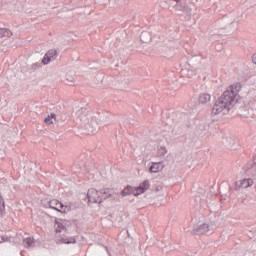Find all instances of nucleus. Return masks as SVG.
<instances>
[{"instance_id": "nucleus-1", "label": "nucleus", "mask_w": 256, "mask_h": 256, "mask_svg": "<svg viewBox=\"0 0 256 256\" xmlns=\"http://www.w3.org/2000/svg\"><path fill=\"white\" fill-rule=\"evenodd\" d=\"M241 91V84H232L226 91L215 101L212 108V115H227L237 102L239 101V92Z\"/></svg>"}, {"instance_id": "nucleus-2", "label": "nucleus", "mask_w": 256, "mask_h": 256, "mask_svg": "<svg viewBox=\"0 0 256 256\" xmlns=\"http://www.w3.org/2000/svg\"><path fill=\"white\" fill-rule=\"evenodd\" d=\"M88 113L89 110H87V108L81 107L76 111V117L78 121H82V123H84V127L88 135H95V133H97V128L93 126V123H95V121L89 120V117L87 116Z\"/></svg>"}, {"instance_id": "nucleus-3", "label": "nucleus", "mask_w": 256, "mask_h": 256, "mask_svg": "<svg viewBox=\"0 0 256 256\" xmlns=\"http://www.w3.org/2000/svg\"><path fill=\"white\" fill-rule=\"evenodd\" d=\"M88 203H99L101 204V196L99 190L91 188L87 192Z\"/></svg>"}, {"instance_id": "nucleus-4", "label": "nucleus", "mask_w": 256, "mask_h": 256, "mask_svg": "<svg viewBox=\"0 0 256 256\" xmlns=\"http://www.w3.org/2000/svg\"><path fill=\"white\" fill-rule=\"evenodd\" d=\"M49 207L50 209H54V211H58L59 213H65L69 211V209H67V206L63 205V203H61L57 199L51 200L49 202Z\"/></svg>"}, {"instance_id": "nucleus-5", "label": "nucleus", "mask_w": 256, "mask_h": 256, "mask_svg": "<svg viewBox=\"0 0 256 256\" xmlns=\"http://www.w3.org/2000/svg\"><path fill=\"white\" fill-rule=\"evenodd\" d=\"M211 231V226L207 223H203L200 225L194 226L192 229V234L193 235H205V233H209Z\"/></svg>"}, {"instance_id": "nucleus-6", "label": "nucleus", "mask_w": 256, "mask_h": 256, "mask_svg": "<svg viewBox=\"0 0 256 256\" xmlns=\"http://www.w3.org/2000/svg\"><path fill=\"white\" fill-rule=\"evenodd\" d=\"M57 50L55 49H51L49 50L43 57L42 59V63L43 65H49L50 61H55V59H57Z\"/></svg>"}, {"instance_id": "nucleus-7", "label": "nucleus", "mask_w": 256, "mask_h": 256, "mask_svg": "<svg viewBox=\"0 0 256 256\" xmlns=\"http://www.w3.org/2000/svg\"><path fill=\"white\" fill-rule=\"evenodd\" d=\"M98 125H108L109 123V112H98V115L96 116Z\"/></svg>"}, {"instance_id": "nucleus-8", "label": "nucleus", "mask_w": 256, "mask_h": 256, "mask_svg": "<svg viewBox=\"0 0 256 256\" xmlns=\"http://www.w3.org/2000/svg\"><path fill=\"white\" fill-rule=\"evenodd\" d=\"M121 195L122 197H127L128 195H134L137 197L139 195V191L137 190V187L127 186L122 190Z\"/></svg>"}, {"instance_id": "nucleus-9", "label": "nucleus", "mask_w": 256, "mask_h": 256, "mask_svg": "<svg viewBox=\"0 0 256 256\" xmlns=\"http://www.w3.org/2000/svg\"><path fill=\"white\" fill-rule=\"evenodd\" d=\"M99 193H100L101 203H103L105 199H109V197H113V193H115V191H113V189L111 188H104L99 190Z\"/></svg>"}, {"instance_id": "nucleus-10", "label": "nucleus", "mask_w": 256, "mask_h": 256, "mask_svg": "<svg viewBox=\"0 0 256 256\" xmlns=\"http://www.w3.org/2000/svg\"><path fill=\"white\" fill-rule=\"evenodd\" d=\"M165 165L163 162H153L150 166V173H159L160 171H163V168Z\"/></svg>"}, {"instance_id": "nucleus-11", "label": "nucleus", "mask_w": 256, "mask_h": 256, "mask_svg": "<svg viewBox=\"0 0 256 256\" xmlns=\"http://www.w3.org/2000/svg\"><path fill=\"white\" fill-rule=\"evenodd\" d=\"M198 101L201 105H207V103H209V101H211V94H209V93L200 94Z\"/></svg>"}, {"instance_id": "nucleus-12", "label": "nucleus", "mask_w": 256, "mask_h": 256, "mask_svg": "<svg viewBox=\"0 0 256 256\" xmlns=\"http://www.w3.org/2000/svg\"><path fill=\"white\" fill-rule=\"evenodd\" d=\"M149 187H151L149 180H145L140 186L136 187V189L138 190L139 195H141V193H145Z\"/></svg>"}, {"instance_id": "nucleus-13", "label": "nucleus", "mask_w": 256, "mask_h": 256, "mask_svg": "<svg viewBox=\"0 0 256 256\" xmlns=\"http://www.w3.org/2000/svg\"><path fill=\"white\" fill-rule=\"evenodd\" d=\"M253 185V179L251 178H245L240 180L239 187H242V189H247Z\"/></svg>"}, {"instance_id": "nucleus-14", "label": "nucleus", "mask_w": 256, "mask_h": 256, "mask_svg": "<svg viewBox=\"0 0 256 256\" xmlns=\"http://www.w3.org/2000/svg\"><path fill=\"white\" fill-rule=\"evenodd\" d=\"M34 245H35V240L33 238L28 237V238L23 239V246L26 249H29L30 247H33Z\"/></svg>"}, {"instance_id": "nucleus-15", "label": "nucleus", "mask_w": 256, "mask_h": 256, "mask_svg": "<svg viewBox=\"0 0 256 256\" xmlns=\"http://www.w3.org/2000/svg\"><path fill=\"white\" fill-rule=\"evenodd\" d=\"M13 32L11 30L6 29V28H0V39H3L5 37H12Z\"/></svg>"}, {"instance_id": "nucleus-16", "label": "nucleus", "mask_w": 256, "mask_h": 256, "mask_svg": "<svg viewBox=\"0 0 256 256\" xmlns=\"http://www.w3.org/2000/svg\"><path fill=\"white\" fill-rule=\"evenodd\" d=\"M59 243H64L65 245H71L77 243V240L72 237H66V238H61L59 240Z\"/></svg>"}, {"instance_id": "nucleus-17", "label": "nucleus", "mask_w": 256, "mask_h": 256, "mask_svg": "<svg viewBox=\"0 0 256 256\" xmlns=\"http://www.w3.org/2000/svg\"><path fill=\"white\" fill-rule=\"evenodd\" d=\"M140 39L142 43H149V41L151 40V34H149V32H142L140 35Z\"/></svg>"}, {"instance_id": "nucleus-18", "label": "nucleus", "mask_w": 256, "mask_h": 256, "mask_svg": "<svg viewBox=\"0 0 256 256\" xmlns=\"http://www.w3.org/2000/svg\"><path fill=\"white\" fill-rule=\"evenodd\" d=\"M0 217H5V200L0 194Z\"/></svg>"}, {"instance_id": "nucleus-19", "label": "nucleus", "mask_w": 256, "mask_h": 256, "mask_svg": "<svg viewBox=\"0 0 256 256\" xmlns=\"http://www.w3.org/2000/svg\"><path fill=\"white\" fill-rule=\"evenodd\" d=\"M56 225H57L56 233H61V231H63V229H65V225H63L62 223L57 222Z\"/></svg>"}, {"instance_id": "nucleus-20", "label": "nucleus", "mask_w": 256, "mask_h": 256, "mask_svg": "<svg viewBox=\"0 0 256 256\" xmlns=\"http://www.w3.org/2000/svg\"><path fill=\"white\" fill-rule=\"evenodd\" d=\"M159 155H161L162 157H164V155H167V148L161 146L158 150Z\"/></svg>"}, {"instance_id": "nucleus-21", "label": "nucleus", "mask_w": 256, "mask_h": 256, "mask_svg": "<svg viewBox=\"0 0 256 256\" xmlns=\"http://www.w3.org/2000/svg\"><path fill=\"white\" fill-rule=\"evenodd\" d=\"M172 133L174 135H181L183 133V130L179 127H175V128H173Z\"/></svg>"}, {"instance_id": "nucleus-22", "label": "nucleus", "mask_w": 256, "mask_h": 256, "mask_svg": "<svg viewBox=\"0 0 256 256\" xmlns=\"http://www.w3.org/2000/svg\"><path fill=\"white\" fill-rule=\"evenodd\" d=\"M256 165V154L254 156L253 162H250L247 164V169H253V167H255Z\"/></svg>"}, {"instance_id": "nucleus-23", "label": "nucleus", "mask_w": 256, "mask_h": 256, "mask_svg": "<svg viewBox=\"0 0 256 256\" xmlns=\"http://www.w3.org/2000/svg\"><path fill=\"white\" fill-rule=\"evenodd\" d=\"M44 121H45L46 125H53V118L49 115L45 118Z\"/></svg>"}, {"instance_id": "nucleus-24", "label": "nucleus", "mask_w": 256, "mask_h": 256, "mask_svg": "<svg viewBox=\"0 0 256 256\" xmlns=\"http://www.w3.org/2000/svg\"><path fill=\"white\" fill-rule=\"evenodd\" d=\"M40 67H41V64H39V63H34L31 65V69L33 71H37V69H39Z\"/></svg>"}, {"instance_id": "nucleus-25", "label": "nucleus", "mask_w": 256, "mask_h": 256, "mask_svg": "<svg viewBox=\"0 0 256 256\" xmlns=\"http://www.w3.org/2000/svg\"><path fill=\"white\" fill-rule=\"evenodd\" d=\"M5 241H9V237L0 235V243H5Z\"/></svg>"}, {"instance_id": "nucleus-26", "label": "nucleus", "mask_w": 256, "mask_h": 256, "mask_svg": "<svg viewBox=\"0 0 256 256\" xmlns=\"http://www.w3.org/2000/svg\"><path fill=\"white\" fill-rule=\"evenodd\" d=\"M252 176H253L254 179L256 180V167L253 168V170H252Z\"/></svg>"}, {"instance_id": "nucleus-27", "label": "nucleus", "mask_w": 256, "mask_h": 256, "mask_svg": "<svg viewBox=\"0 0 256 256\" xmlns=\"http://www.w3.org/2000/svg\"><path fill=\"white\" fill-rule=\"evenodd\" d=\"M252 61H253L254 65H256V53L252 56Z\"/></svg>"}, {"instance_id": "nucleus-28", "label": "nucleus", "mask_w": 256, "mask_h": 256, "mask_svg": "<svg viewBox=\"0 0 256 256\" xmlns=\"http://www.w3.org/2000/svg\"><path fill=\"white\" fill-rule=\"evenodd\" d=\"M49 117H51L52 119H55L56 115L55 113H52L51 115H49Z\"/></svg>"}, {"instance_id": "nucleus-29", "label": "nucleus", "mask_w": 256, "mask_h": 256, "mask_svg": "<svg viewBox=\"0 0 256 256\" xmlns=\"http://www.w3.org/2000/svg\"><path fill=\"white\" fill-rule=\"evenodd\" d=\"M180 11H188V8L184 7L183 9H180Z\"/></svg>"}, {"instance_id": "nucleus-30", "label": "nucleus", "mask_w": 256, "mask_h": 256, "mask_svg": "<svg viewBox=\"0 0 256 256\" xmlns=\"http://www.w3.org/2000/svg\"><path fill=\"white\" fill-rule=\"evenodd\" d=\"M193 74V70H188V75Z\"/></svg>"}]
</instances>
